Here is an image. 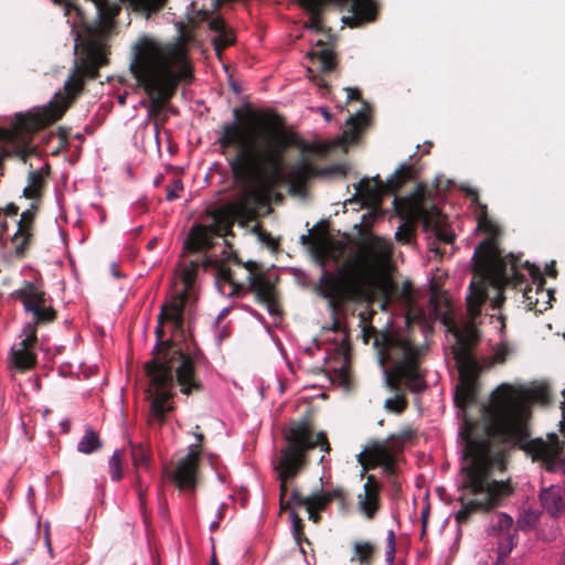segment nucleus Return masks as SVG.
Instances as JSON below:
<instances>
[{
  "mask_svg": "<svg viewBox=\"0 0 565 565\" xmlns=\"http://www.w3.org/2000/svg\"><path fill=\"white\" fill-rule=\"evenodd\" d=\"M380 488V483L375 478L369 476L367 481L364 483L363 492L358 495L359 509L369 519H372L376 512Z\"/></svg>",
  "mask_w": 565,
  "mask_h": 565,
  "instance_id": "obj_21",
  "label": "nucleus"
},
{
  "mask_svg": "<svg viewBox=\"0 0 565 565\" xmlns=\"http://www.w3.org/2000/svg\"><path fill=\"white\" fill-rule=\"evenodd\" d=\"M427 518H428V510H427V509H424V510L422 511L423 533H424V532H425V530H426Z\"/></svg>",
  "mask_w": 565,
  "mask_h": 565,
  "instance_id": "obj_46",
  "label": "nucleus"
},
{
  "mask_svg": "<svg viewBox=\"0 0 565 565\" xmlns=\"http://www.w3.org/2000/svg\"><path fill=\"white\" fill-rule=\"evenodd\" d=\"M372 333L386 385L397 392L402 386L414 393L426 390L420 363L427 347L417 342L418 332L405 321L403 328Z\"/></svg>",
  "mask_w": 565,
  "mask_h": 565,
  "instance_id": "obj_8",
  "label": "nucleus"
},
{
  "mask_svg": "<svg viewBox=\"0 0 565 565\" xmlns=\"http://www.w3.org/2000/svg\"><path fill=\"white\" fill-rule=\"evenodd\" d=\"M332 500V495L330 493H326L323 491H319L312 493L306 498L300 499V503L307 508L309 513V520L315 523H318L320 520V515L315 509L322 510L324 507Z\"/></svg>",
  "mask_w": 565,
  "mask_h": 565,
  "instance_id": "obj_24",
  "label": "nucleus"
},
{
  "mask_svg": "<svg viewBox=\"0 0 565 565\" xmlns=\"http://www.w3.org/2000/svg\"><path fill=\"white\" fill-rule=\"evenodd\" d=\"M262 242L267 243L268 245L271 244V237L268 234L262 233L259 235Z\"/></svg>",
  "mask_w": 565,
  "mask_h": 565,
  "instance_id": "obj_49",
  "label": "nucleus"
},
{
  "mask_svg": "<svg viewBox=\"0 0 565 565\" xmlns=\"http://www.w3.org/2000/svg\"><path fill=\"white\" fill-rule=\"evenodd\" d=\"M539 499L543 509L555 519L565 515V488L551 484L542 488Z\"/></svg>",
  "mask_w": 565,
  "mask_h": 565,
  "instance_id": "obj_19",
  "label": "nucleus"
},
{
  "mask_svg": "<svg viewBox=\"0 0 565 565\" xmlns=\"http://www.w3.org/2000/svg\"><path fill=\"white\" fill-rule=\"evenodd\" d=\"M354 554L350 558L351 563L358 562L360 565H371L374 545L370 542H354Z\"/></svg>",
  "mask_w": 565,
  "mask_h": 565,
  "instance_id": "obj_28",
  "label": "nucleus"
},
{
  "mask_svg": "<svg viewBox=\"0 0 565 565\" xmlns=\"http://www.w3.org/2000/svg\"><path fill=\"white\" fill-rule=\"evenodd\" d=\"M405 405V399L399 394H396L395 397L387 398L384 406L390 412L402 413Z\"/></svg>",
  "mask_w": 565,
  "mask_h": 565,
  "instance_id": "obj_37",
  "label": "nucleus"
},
{
  "mask_svg": "<svg viewBox=\"0 0 565 565\" xmlns=\"http://www.w3.org/2000/svg\"><path fill=\"white\" fill-rule=\"evenodd\" d=\"M109 475L113 481H118L122 478V468L119 450H115L108 462Z\"/></svg>",
  "mask_w": 565,
  "mask_h": 565,
  "instance_id": "obj_33",
  "label": "nucleus"
},
{
  "mask_svg": "<svg viewBox=\"0 0 565 565\" xmlns=\"http://www.w3.org/2000/svg\"><path fill=\"white\" fill-rule=\"evenodd\" d=\"M129 71L149 97L152 113L171 99L180 82L192 77L186 50L179 42H162L149 35L131 45Z\"/></svg>",
  "mask_w": 565,
  "mask_h": 565,
  "instance_id": "obj_7",
  "label": "nucleus"
},
{
  "mask_svg": "<svg viewBox=\"0 0 565 565\" xmlns=\"http://www.w3.org/2000/svg\"><path fill=\"white\" fill-rule=\"evenodd\" d=\"M8 231V223L4 220H0V241H2Z\"/></svg>",
  "mask_w": 565,
  "mask_h": 565,
  "instance_id": "obj_44",
  "label": "nucleus"
},
{
  "mask_svg": "<svg viewBox=\"0 0 565 565\" xmlns=\"http://www.w3.org/2000/svg\"><path fill=\"white\" fill-rule=\"evenodd\" d=\"M548 390L543 384L502 383L481 405L483 426L479 429L471 419L459 428V440L463 463L461 482L463 494L461 509L456 520L461 523L477 510H491L502 504L512 489L508 483L495 481L490 476V444L493 440L507 445H521L529 437L532 406L546 404Z\"/></svg>",
  "mask_w": 565,
  "mask_h": 565,
  "instance_id": "obj_1",
  "label": "nucleus"
},
{
  "mask_svg": "<svg viewBox=\"0 0 565 565\" xmlns=\"http://www.w3.org/2000/svg\"><path fill=\"white\" fill-rule=\"evenodd\" d=\"M79 45H81V44H79V34H78V33H76V34H75V43H74V47H73V50H74V53H75V54L77 53V51H78V49H79Z\"/></svg>",
  "mask_w": 565,
  "mask_h": 565,
  "instance_id": "obj_50",
  "label": "nucleus"
},
{
  "mask_svg": "<svg viewBox=\"0 0 565 565\" xmlns=\"http://www.w3.org/2000/svg\"><path fill=\"white\" fill-rule=\"evenodd\" d=\"M138 497H139L140 505H142L143 504V494H142L141 490L138 491Z\"/></svg>",
  "mask_w": 565,
  "mask_h": 565,
  "instance_id": "obj_57",
  "label": "nucleus"
},
{
  "mask_svg": "<svg viewBox=\"0 0 565 565\" xmlns=\"http://www.w3.org/2000/svg\"><path fill=\"white\" fill-rule=\"evenodd\" d=\"M558 565H565V553L561 556Z\"/></svg>",
  "mask_w": 565,
  "mask_h": 565,
  "instance_id": "obj_61",
  "label": "nucleus"
},
{
  "mask_svg": "<svg viewBox=\"0 0 565 565\" xmlns=\"http://www.w3.org/2000/svg\"><path fill=\"white\" fill-rule=\"evenodd\" d=\"M299 4L310 14L305 26L313 32L322 30L319 13L327 3H335L345 8L348 15L342 18L344 24L351 28H359L373 22L377 14V4L374 0H297Z\"/></svg>",
  "mask_w": 565,
  "mask_h": 565,
  "instance_id": "obj_11",
  "label": "nucleus"
},
{
  "mask_svg": "<svg viewBox=\"0 0 565 565\" xmlns=\"http://www.w3.org/2000/svg\"><path fill=\"white\" fill-rule=\"evenodd\" d=\"M223 1H224V0H215V2H216V3H215V8L220 7V6H221V3H222Z\"/></svg>",
  "mask_w": 565,
  "mask_h": 565,
  "instance_id": "obj_64",
  "label": "nucleus"
},
{
  "mask_svg": "<svg viewBox=\"0 0 565 565\" xmlns=\"http://www.w3.org/2000/svg\"><path fill=\"white\" fill-rule=\"evenodd\" d=\"M313 173L315 169L308 159H301L290 169V177L298 184L306 182Z\"/></svg>",
  "mask_w": 565,
  "mask_h": 565,
  "instance_id": "obj_30",
  "label": "nucleus"
},
{
  "mask_svg": "<svg viewBox=\"0 0 565 565\" xmlns=\"http://www.w3.org/2000/svg\"><path fill=\"white\" fill-rule=\"evenodd\" d=\"M319 349V343L315 340L312 345H309L305 349V353H307L308 355H313V351Z\"/></svg>",
  "mask_w": 565,
  "mask_h": 565,
  "instance_id": "obj_45",
  "label": "nucleus"
},
{
  "mask_svg": "<svg viewBox=\"0 0 565 565\" xmlns=\"http://www.w3.org/2000/svg\"><path fill=\"white\" fill-rule=\"evenodd\" d=\"M395 237L397 241H404L401 228L395 233Z\"/></svg>",
  "mask_w": 565,
  "mask_h": 565,
  "instance_id": "obj_54",
  "label": "nucleus"
},
{
  "mask_svg": "<svg viewBox=\"0 0 565 565\" xmlns=\"http://www.w3.org/2000/svg\"><path fill=\"white\" fill-rule=\"evenodd\" d=\"M18 212L19 207L14 203H9L4 209V215L7 216H15Z\"/></svg>",
  "mask_w": 565,
  "mask_h": 565,
  "instance_id": "obj_42",
  "label": "nucleus"
},
{
  "mask_svg": "<svg viewBox=\"0 0 565 565\" xmlns=\"http://www.w3.org/2000/svg\"><path fill=\"white\" fill-rule=\"evenodd\" d=\"M95 8H96L98 21H99V23H102L106 19V4L100 1H96Z\"/></svg>",
  "mask_w": 565,
  "mask_h": 565,
  "instance_id": "obj_40",
  "label": "nucleus"
},
{
  "mask_svg": "<svg viewBox=\"0 0 565 565\" xmlns=\"http://www.w3.org/2000/svg\"><path fill=\"white\" fill-rule=\"evenodd\" d=\"M102 447V441L95 430L86 428L84 436L77 444V450L82 454H92Z\"/></svg>",
  "mask_w": 565,
  "mask_h": 565,
  "instance_id": "obj_29",
  "label": "nucleus"
},
{
  "mask_svg": "<svg viewBox=\"0 0 565 565\" xmlns=\"http://www.w3.org/2000/svg\"><path fill=\"white\" fill-rule=\"evenodd\" d=\"M162 180H163V175H162V174L158 175V177L154 179V184L158 186V185L161 183V181H162Z\"/></svg>",
  "mask_w": 565,
  "mask_h": 565,
  "instance_id": "obj_56",
  "label": "nucleus"
},
{
  "mask_svg": "<svg viewBox=\"0 0 565 565\" xmlns=\"http://www.w3.org/2000/svg\"><path fill=\"white\" fill-rule=\"evenodd\" d=\"M513 525V519L508 513H498L491 518L490 524L488 526V532L491 535H508L511 534V529Z\"/></svg>",
  "mask_w": 565,
  "mask_h": 565,
  "instance_id": "obj_27",
  "label": "nucleus"
},
{
  "mask_svg": "<svg viewBox=\"0 0 565 565\" xmlns=\"http://www.w3.org/2000/svg\"><path fill=\"white\" fill-rule=\"evenodd\" d=\"M216 520L212 521L209 525L210 530L212 532L216 531L220 527V520L222 519V512L221 509L217 511Z\"/></svg>",
  "mask_w": 565,
  "mask_h": 565,
  "instance_id": "obj_43",
  "label": "nucleus"
},
{
  "mask_svg": "<svg viewBox=\"0 0 565 565\" xmlns=\"http://www.w3.org/2000/svg\"><path fill=\"white\" fill-rule=\"evenodd\" d=\"M286 446L273 460L280 481L281 495L287 490V481L295 478L306 463L307 452L319 447L328 452L330 445L324 433L313 434L307 422L294 423L286 434Z\"/></svg>",
  "mask_w": 565,
  "mask_h": 565,
  "instance_id": "obj_10",
  "label": "nucleus"
},
{
  "mask_svg": "<svg viewBox=\"0 0 565 565\" xmlns=\"http://www.w3.org/2000/svg\"><path fill=\"white\" fill-rule=\"evenodd\" d=\"M344 90L348 102H361V108L350 114L343 128L344 142L352 145L359 140L360 134L371 124V106L361 99L359 88L347 87Z\"/></svg>",
  "mask_w": 565,
  "mask_h": 565,
  "instance_id": "obj_14",
  "label": "nucleus"
},
{
  "mask_svg": "<svg viewBox=\"0 0 565 565\" xmlns=\"http://www.w3.org/2000/svg\"><path fill=\"white\" fill-rule=\"evenodd\" d=\"M213 230L211 227L194 224L184 241V248L189 252H201L212 246Z\"/></svg>",
  "mask_w": 565,
  "mask_h": 565,
  "instance_id": "obj_22",
  "label": "nucleus"
},
{
  "mask_svg": "<svg viewBox=\"0 0 565 565\" xmlns=\"http://www.w3.org/2000/svg\"><path fill=\"white\" fill-rule=\"evenodd\" d=\"M462 190L475 205L478 220L477 230L488 235V238L475 248V271L466 296V313L456 317L448 313L441 316L448 348L463 377L478 367L472 349L479 339L478 324L481 322L482 308L487 302L493 311L489 315L490 322L500 332V341L492 349L491 362L503 363L512 354L513 349L504 340L505 317L500 309L504 301L503 288L519 279V270L514 255L503 256L494 244L500 228L489 217L487 206L479 201L477 191L469 186H465Z\"/></svg>",
  "mask_w": 565,
  "mask_h": 565,
  "instance_id": "obj_2",
  "label": "nucleus"
},
{
  "mask_svg": "<svg viewBox=\"0 0 565 565\" xmlns=\"http://www.w3.org/2000/svg\"><path fill=\"white\" fill-rule=\"evenodd\" d=\"M547 274L551 275V276H555L556 273H555L554 269H552V267L551 268L547 267Z\"/></svg>",
  "mask_w": 565,
  "mask_h": 565,
  "instance_id": "obj_60",
  "label": "nucleus"
},
{
  "mask_svg": "<svg viewBox=\"0 0 565 565\" xmlns=\"http://www.w3.org/2000/svg\"><path fill=\"white\" fill-rule=\"evenodd\" d=\"M237 263L246 269L245 281H239L236 277V273L223 260L205 257L202 260V266L205 270H212L214 282L220 294L232 297L247 287L250 291L256 294L257 301L265 306L271 317H278L279 310L274 299V285L270 279L266 277L263 265L254 260Z\"/></svg>",
  "mask_w": 565,
  "mask_h": 565,
  "instance_id": "obj_9",
  "label": "nucleus"
},
{
  "mask_svg": "<svg viewBox=\"0 0 565 565\" xmlns=\"http://www.w3.org/2000/svg\"><path fill=\"white\" fill-rule=\"evenodd\" d=\"M45 545L47 546L49 553L52 555L53 550H52V546H51V542H50V537H49V533L47 532L45 533Z\"/></svg>",
  "mask_w": 565,
  "mask_h": 565,
  "instance_id": "obj_51",
  "label": "nucleus"
},
{
  "mask_svg": "<svg viewBox=\"0 0 565 565\" xmlns=\"http://www.w3.org/2000/svg\"><path fill=\"white\" fill-rule=\"evenodd\" d=\"M105 63V54L94 43L84 45L83 56L75 61L62 90L56 92L46 105L33 107L25 113H17L10 128H0V167L3 158L11 153L25 159L33 151V132L61 119L81 92L84 77H95L98 68Z\"/></svg>",
  "mask_w": 565,
  "mask_h": 565,
  "instance_id": "obj_6",
  "label": "nucleus"
},
{
  "mask_svg": "<svg viewBox=\"0 0 565 565\" xmlns=\"http://www.w3.org/2000/svg\"><path fill=\"white\" fill-rule=\"evenodd\" d=\"M183 191V184L180 179H173L171 184L168 186L166 200L174 201L180 198L181 192Z\"/></svg>",
  "mask_w": 565,
  "mask_h": 565,
  "instance_id": "obj_38",
  "label": "nucleus"
},
{
  "mask_svg": "<svg viewBox=\"0 0 565 565\" xmlns=\"http://www.w3.org/2000/svg\"><path fill=\"white\" fill-rule=\"evenodd\" d=\"M230 311H231V307L223 308L220 311V313L217 315V317L215 318V320L213 321V327H215L217 329L221 320H223L225 317H227Z\"/></svg>",
  "mask_w": 565,
  "mask_h": 565,
  "instance_id": "obj_41",
  "label": "nucleus"
},
{
  "mask_svg": "<svg viewBox=\"0 0 565 565\" xmlns=\"http://www.w3.org/2000/svg\"><path fill=\"white\" fill-rule=\"evenodd\" d=\"M191 23L206 22L209 29L213 33L212 43L217 53L234 42L232 30L226 25L224 20L213 12L202 10L198 11L195 17H189Z\"/></svg>",
  "mask_w": 565,
  "mask_h": 565,
  "instance_id": "obj_16",
  "label": "nucleus"
},
{
  "mask_svg": "<svg viewBox=\"0 0 565 565\" xmlns=\"http://www.w3.org/2000/svg\"><path fill=\"white\" fill-rule=\"evenodd\" d=\"M454 237H455V235H454V234L447 235V236L445 237V241H446L447 243H451V241H452V238H454Z\"/></svg>",
  "mask_w": 565,
  "mask_h": 565,
  "instance_id": "obj_58",
  "label": "nucleus"
},
{
  "mask_svg": "<svg viewBox=\"0 0 565 565\" xmlns=\"http://www.w3.org/2000/svg\"><path fill=\"white\" fill-rule=\"evenodd\" d=\"M199 454L191 449L179 459L175 469L171 472V479L182 491L193 492L196 487Z\"/></svg>",
  "mask_w": 565,
  "mask_h": 565,
  "instance_id": "obj_17",
  "label": "nucleus"
},
{
  "mask_svg": "<svg viewBox=\"0 0 565 565\" xmlns=\"http://www.w3.org/2000/svg\"><path fill=\"white\" fill-rule=\"evenodd\" d=\"M130 454L136 469H150L151 451L145 444L130 441Z\"/></svg>",
  "mask_w": 565,
  "mask_h": 565,
  "instance_id": "obj_26",
  "label": "nucleus"
},
{
  "mask_svg": "<svg viewBox=\"0 0 565 565\" xmlns=\"http://www.w3.org/2000/svg\"><path fill=\"white\" fill-rule=\"evenodd\" d=\"M34 209L35 207L32 204V209L22 212L20 220L17 223L18 228L12 237V243L14 245V255L17 257H22L30 244V239L32 236L33 218L35 214Z\"/></svg>",
  "mask_w": 565,
  "mask_h": 565,
  "instance_id": "obj_20",
  "label": "nucleus"
},
{
  "mask_svg": "<svg viewBox=\"0 0 565 565\" xmlns=\"http://www.w3.org/2000/svg\"><path fill=\"white\" fill-rule=\"evenodd\" d=\"M425 191L426 190H425L424 185L417 184L414 192L411 194L409 199L413 202L414 207L418 211V213L423 217L424 228L426 231L431 230V232H434L437 236H441L440 228H439V225H440L439 220H436V222L434 223L433 217H430L428 215L427 211L423 206Z\"/></svg>",
  "mask_w": 565,
  "mask_h": 565,
  "instance_id": "obj_23",
  "label": "nucleus"
},
{
  "mask_svg": "<svg viewBox=\"0 0 565 565\" xmlns=\"http://www.w3.org/2000/svg\"><path fill=\"white\" fill-rule=\"evenodd\" d=\"M308 56L318 64V67L326 73L334 68V54L333 52L323 46L321 41L317 42V46L312 47Z\"/></svg>",
  "mask_w": 565,
  "mask_h": 565,
  "instance_id": "obj_25",
  "label": "nucleus"
},
{
  "mask_svg": "<svg viewBox=\"0 0 565 565\" xmlns=\"http://www.w3.org/2000/svg\"><path fill=\"white\" fill-rule=\"evenodd\" d=\"M513 545H514L513 536L511 534L503 536V539L499 542L498 547H497L498 558L495 562H499L500 564H502V561L505 557H508L509 554L511 553Z\"/></svg>",
  "mask_w": 565,
  "mask_h": 565,
  "instance_id": "obj_34",
  "label": "nucleus"
},
{
  "mask_svg": "<svg viewBox=\"0 0 565 565\" xmlns=\"http://www.w3.org/2000/svg\"><path fill=\"white\" fill-rule=\"evenodd\" d=\"M290 518H291V522H292L294 536L297 540V542H299V540H300V530H301V525H302L301 524V519L296 513H291Z\"/></svg>",
  "mask_w": 565,
  "mask_h": 565,
  "instance_id": "obj_39",
  "label": "nucleus"
},
{
  "mask_svg": "<svg viewBox=\"0 0 565 565\" xmlns=\"http://www.w3.org/2000/svg\"><path fill=\"white\" fill-rule=\"evenodd\" d=\"M414 168L407 162H403L391 174L386 181H383L379 174L373 178H363L359 183L354 184V194L347 202L349 203H373L380 201L382 196L394 193L398 188L412 179Z\"/></svg>",
  "mask_w": 565,
  "mask_h": 565,
  "instance_id": "obj_12",
  "label": "nucleus"
},
{
  "mask_svg": "<svg viewBox=\"0 0 565 565\" xmlns=\"http://www.w3.org/2000/svg\"><path fill=\"white\" fill-rule=\"evenodd\" d=\"M13 296L22 301L25 312L32 315L34 324L54 320V310L45 306L44 292L33 282L26 281L22 288L13 292Z\"/></svg>",
  "mask_w": 565,
  "mask_h": 565,
  "instance_id": "obj_13",
  "label": "nucleus"
},
{
  "mask_svg": "<svg viewBox=\"0 0 565 565\" xmlns=\"http://www.w3.org/2000/svg\"><path fill=\"white\" fill-rule=\"evenodd\" d=\"M35 340V327L31 324L25 327L21 341L11 348L12 360L17 367L26 370L34 364L35 358L30 348Z\"/></svg>",
  "mask_w": 565,
  "mask_h": 565,
  "instance_id": "obj_18",
  "label": "nucleus"
},
{
  "mask_svg": "<svg viewBox=\"0 0 565 565\" xmlns=\"http://www.w3.org/2000/svg\"><path fill=\"white\" fill-rule=\"evenodd\" d=\"M166 0H138L139 9L149 18L158 12L164 4Z\"/></svg>",
  "mask_w": 565,
  "mask_h": 565,
  "instance_id": "obj_35",
  "label": "nucleus"
},
{
  "mask_svg": "<svg viewBox=\"0 0 565 565\" xmlns=\"http://www.w3.org/2000/svg\"><path fill=\"white\" fill-rule=\"evenodd\" d=\"M125 99H126V97H125V96H119V97H118V102H119V104L124 105V104H125Z\"/></svg>",
  "mask_w": 565,
  "mask_h": 565,
  "instance_id": "obj_62",
  "label": "nucleus"
},
{
  "mask_svg": "<svg viewBox=\"0 0 565 565\" xmlns=\"http://www.w3.org/2000/svg\"><path fill=\"white\" fill-rule=\"evenodd\" d=\"M211 565H217V562H216L215 556H213V557H212V559H211Z\"/></svg>",
  "mask_w": 565,
  "mask_h": 565,
  "instance_id": "obj_63",
  "label": "nucleus"
},
{
  "mask_svg": "<svg viewBox=\"0 0 565 565\" xmlns=\"http://www.w3.org/2000/svg\"><path fill=\"white\" fill-rule=\"evenodd\" d=\"M385 470H386L387 473H393L394 472L393 465H391V463L386 465Z\"/></svg>",
  "mask_w": 565,
  "mask_h": 565,
  "instance_id": "obj_55",
  "label": "nucleus"
},
{
  "mask_svg": "<svg viewBox=\"0 0 565 565\" xmlns=\"http://www.w3.org/2000/svg\"><path fill=\"white\" fill-rule=\"evenodd\" d=\"M233 116L221 126L217 143L223 150L235 151L230 160L234 177L247 184L276 182L284 174L285 151L289 146L284 127L270 118L244 127L237 108L233 109Z\"/></svg>",
  "mask_w": 565,
  "mask_h": 565,
  "instance_id": "obj_5",
  "label": "nucleus"
},
{
  "mask_svg": "<svg viewBox=\"0 0 565 565\" xmlns=\"http://www.w3.org/2000/svg\"><path fill=\"white\" fill-rule=\"evenodd\" d=\"M215 337H216L217 343H221L223 341V339L226 338L225 329H222L221 331H217Z\"/></svg>",
  "mask_w": 565,
  "mask_h": 565,
  "instance_id": "obj_47",
  "label": "nucleus"
},
{
  "mask_svg": "<svg viewBox=\"0 0 565 565\" xmlns=\"http://www.w3.org/2000/svg\"><path fill=\"white\" fill-rule=\"evenodd\" d=\"M300 239H301L302 244H306L308 242L309 237L307 235H301Z\"/></svg>",
  "mask_w": 565,
  "mask_h": 565,
  "instance_id": "obj_59",
  "label": "nucleus"
},
{
  "mask_svg": "<svg viewBox=\"0 0 565 565\" xmlns=\"http://www.w3.org/2000/svg\"><path fill=\"white\" fill-rule=\"evenodd\" d=\"M395 554H396L395 533L393 530H390L387 532V536H386V552H385L386 565H394Z\"/></svg>",
  "mask_w": 565,
  "mask_h": 565,
  "instance_id": "obj_36",
  "label": "nucleus"
},
{
  "mask_svg": "<svg viewBox=\"0 0 565 565\" xmlns=\"http://www.w3.org/2000/svg\"><path fill=\"white\" fill-rule=\"evenodd\" d=\"M111 274L114 277L119 278L120 274L116 270V264L111 265Z\"/></svg>",
  "mask_w": 565,
  "mask_h": 565,
  "instance_id": "obj_53",
  "label": "nucleus"
},
{
  "mask_svg": "<svg viewBox=\"0 0 565 565\" xmlns=\"http://www.w3.org/2000/svg\"><path fill=\"white\" fill-rule=\"evenodd\" d=\"M55 3L57 4H64L66 10L68 9V7L71 6V1L70 0H53Z\"/></svg>",
  "mask_w": 565,
  "mask_h": 565,
  "instance_id": "obj_52",
  "label": "nucleus"
},
{
  "mask_svg": "<svg viewBox=\"0 0 565 565\" xmlns=\"http://www.w3.org/2000/svg\"><path fill=\"white\" fill-rule=\"evenodd\" d=\"M475 399V388L471 383L461 381L460 385L456 387L455 404L457 407L463 408L467 404L472 403Z\"/></svg>",
  "mask_w": 565,
  "mask_h": 565,
  "instance_id": "obj_31",
  "label": "nucleus"
},
{
  "mask_svg": "<svg viewBox=\"0 0 565 565\" xmlns=\"http://www.w3.org/2000/svg\"><path fill=\"white\" fill-rule=\"evenodd\" d=\"M200 267L199 262L191 260L179 268L174 294L162 305L158 316L156 333L158 342L154 358L147 363L146 372L149 377L148 397L150 399L149 422L162 425L166 415L173 409L174 382L181 386L185 395L201 390V383L194 374V361L185 353L181 344L163 342L164 321L170 322L175 330L182 331L184 309L195 295V278Z\"/></svg>",
  "mask_w": 565,
  "mask_h": 565,
  "instance_id": "obj_3",
  "label": "nucleus"
},
{
  "mask_svg": "<svg viewBox=\"0 0 565 565\" xmlns=\"http://www.w3.org/2000/svg\"><path fill=\"white\" fill-rule=\"evenodd\" d=\"M393 244L390 239L371 236L359 249L348 254L344 265L340 260L345 247L340 243H327L315 247L313 256L321 268V275L313 286L317 296L327 300L328 308L335 316L348 301L363 296L371 284L390 262Z\"/></svg>",
  "mask_w": 565,
  "mask_h": 565,
  "instance_id": "obj_4",
  "label": "nucleus"
},
{
  "mask_svg": "<svg viewBox=\"0 0 565 565\" xmlns=\"http://www.w3.org/2000/svg\"><path fill=\"white\" fill-rule=\"evenodd\" d=\"M320 110H321V114L323 115L324 119L327 121H330L331 115H330L329 110L326 107H321Z\"/></svg>",
  "mask_w": 565,
  "mask_h": 565,
  "instance_id": "obj_48",
  "label": "nucleus"
},
{
  "mask_svg": "<svg viewBox=\"0 0 565 565\" xmlns=\"http://www.w3.org/2000/svg\"><path fill=\"white\" fill-rule=\"evenodd\" d=\"M43 183V175L40 170H32L28 177V185L23 189L25 198L33 199L39 195Z\"/></svg>",
  "mask_w": 565,
  "mask_h": 565,
  "instance_id": "obj_32",
  "label": "nucleus"
},
{
  "mask_svg": "<svg viewBox=\"0 0 565 565\" xmlns=\"http://www.w3.org/2000/svg\"><path fill=\"white\" fill-rule=\"evenodd\" d=\"M529 452L532 460L540 462L547 471L565 473V456L557 439L552 443L537 439L531 445Z\"/></svg>",
  "mask_w": 565,
  "mask_h": 565,
  "instance_id": "obj_15",
  "label": "nucleus"
}]
</instances>
